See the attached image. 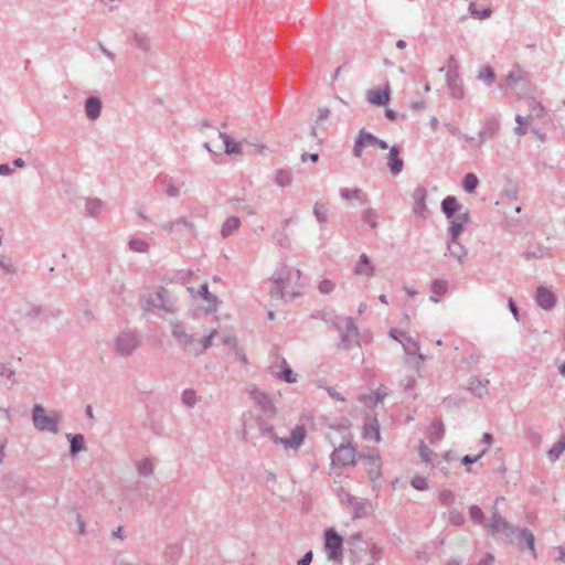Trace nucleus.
Instances as JSON below:
<instances>
[{
    "mask_svg": "<svg viewBox=\"0 0 565 565\" xmlns=\"http://www.w3.org/2000/svg\"><path fill=\"white\" fill-rule=\"evenodd\" d=\"M348 545L353 565H375L383 554L382 547L377 544L363 541L360 532L348 539Z\"/></svg>",
    "mask_w": 565,
    "mask_h": 565,
    "instance_id": "f257e3e1",
    "label": "nucleus"
},
{
    "mask_svg": "<svg viewBox=\"0 0 565 565\" xmlns=\"http://www.w3.org/2000/svg\"><path fill=\"white\" fill-rule=\"evenodd\" d=\"M499 87L507 96H513L518 100H523L525 98L524 95L531 89V81L527 72L518 66L509 72Z\"/></svg>",
    "mask_w": 565,
    "mask_h": 565,
    "instance_id": "f03ea898",
    "label": "nucleus"
},
{
    "mask_svg": "<svg viewBox=\"0 0 565 565\" xmlns=\"http://www.w3.org/2000/svg\"><path fill=\"white\" fill-rule=\"evenodd\" d=\"M61 418V414L54 412L52 415H47L45 408L40 404L33 405L32 411V422L34 427L40 431H50L53 434H57L58 420Z\"/></svg>",
    "mask_w": 565,
    "mask_h": 565,
    "instance_id": "7ed1b4c3",
    "label": "nucleus"
},
{
    "mask_svg": "<svg viewBox=\"0 0 565 565\" xmlns=\"http://www.w3.org/2000/svg\"><path fill=\"white\" fill-rule=\"evenodd\" d=\"M324 551L329 561L342 563L343 539L333 527H329L324 532Z\"/></svg>",
    "mask_w": 565,
    "mask_h": 565,
    "instance_id": "20e7f679",
    "label": "nucleus"
},
{
    "mask_svg": "<svg viewBox=\"0 0 565 565\" xmlns=\"http://www.w3.org/2000/svg\"><path fill=\"white\" fill-rule=\"evenodd\" d=\"M273 287L269 290V294L273 298L284 299L288 292L285 291V288L288 281L291 279V271L287 268V265L281 263L279 267L273 274ZM298 292H290L289 296L291 298L298 296Z\"/></svg>",
    "mask_w": 565,
    "mask_h": 565,
    "instance_id": "39448f33",
    "label": "nucleus"
},
{
    "mask_svg": "<svg viewBox=\"0 0 565 565\" xmlns=\"http://www.w3.org/2000/svg\"><path fill=\"white\" fill-rule=\"evenodd\" d=\"M140 340L134 331L120 332L114 341L115 352L124 358L130 356L139 347Z\"/></svg>",
    "mask_w": 565,
    "mask_h": 565,
    "instance_id": "423d86ee",
    "label": "nucleus"
},
{
    "mask_svg": "<svg viewBox=\"0 0 565 565\" xmlns=\"http://www.w3.org/2000/svg\"><path fill=\"white\" fill-rule=\"evenodd\" d=\"M331 323L341 332V341L339 348L345 351L351 350L353 347H359V329L353 320V318L348 317L345 319V331L342 332V327L338 324L335 321H331Z\"/></svg>",
    "mask_w": 565,
    "mask_h": 565,
    "instance_id": "0eeeda50",
    "label": "nucleus"
},
{
    "mask_svg": "<svg viewBox=\"0 0 565 565\" xmlns=\"http://www.w3.org/2000/svg\"><path fill=\"white\" fill-rule=\"evenodd\" d=\"M486 529L489 534H503L510 541L513 540V531H515V526L501 516L495 505L492 508V515L486 523Z\"/></svg>",
    "mask_w": 565,
    "mask_h": 565,
    "instance_id": "6e6552de",
    "label": "nucleus"
},
{
    "mask_svg": "<svg viewBox=\"0 0 565 565\" xmlns=\"http://www.w3.org/2000/svg\"><path fill=\"white\" fill-rule=\"evenodd\" d=\"M391 338L398 341L405 351V354L411 356L414 355L417 358L418 362L425 360V355L419 353V344L416 340H414L411 335H408L405 331L398 329H392L390 331Z\"/></svg>",
    "mask_w": 565,
    "mask_h": 565,
    "instance_id": "1a4fd4ad",
    "label": "nucleus"
},
{
    "mask_svg": "<svg viewBox=\"0 0 565 565\" xmlns=\"http://www.w3.org/2000/svg\"><path fill=\"white\" fill-rule=\"evenodd\" d=\"M170 326H171V335L177 341L179 347L185 351H194L195 344H196L194 334L188 333L185 331L184 326L178 320L170 321Z\"/></svg>",
    "mask_w": 565,
    "mask_h": 565,
    "instance_id": "9d476101",
    "label": "nucleus"
},
{
    "mask_svg": "<svg viewBox=\"0 0 565 565\" xmlns=\"http://www.w3.org/2000/svg\"><path fill=\"white\" fill-rule=\"evenodd\" d=\"M355 458V449L351 444H342L339 448L333 450L331 454V463L332 466H348V465H354Z\"/></svg>",
    "mask_w": 565,
    "mask_h": 565,
    "instance_id": "9b49d317",
    "label": "nucleus"
},
{
    "mask_svg": "<svg viewBox=\"0 0 565 565\" xmlns=\"http://www.w3.org/2000/svg\"><path fill=\"white\" fill-rule=\"evenodd\" d=\"M159 226L168 234L175 236L182 235L183 230H185L189 233H192L194 231L193 222L185 216H181L174 221L162 222L159 224Z\"/></svg>",
    "mask_w": 565,
    "mask_h": 565,
    "instance_id": "f8f14e48",
    "label": "nucleus"
},
{
    "mask_svg": "<svg viewBox=\"0 0 565 565\" xmlns=\"http://www.w3.org/2000/svg\"><path fill=\"white\" fill-rule=\"evenodd\" d=\"M306 434L305 426L298 425L291 430L290 437H279L275 439V444H281L286 449H298L303 444Z\"/></svg>",
    "mask_w": 565,
    "mask_h": 565,
    "instance_id": "ddd939ff",
    "label": "nucleus"
},
{
    "mask_svg": "<svg viewBox=\"0 0 565 565\" xmlns=\"http://www.w3.org/2000/svg\"><path fill=\"white\" fill-rule=\"evenodd\" d=\"M500 129V122L497 118H487L479 131V138L476 140L475 146L481 147L487 140L493 139Z\"/></svg>",
    "mask_w": 565,
    "mask_h": 565,
    "instance_id": "4468645a",
    "label": "nucleus"
},
{
    "mask_svg": "<svg viewBox=\"0 0 565 565\" xmlns=\"http://www.w3.org/2000/svg\"><path fill=\"white\" fill-rule=\"evenodd\" d=\"M154 295L158 309L167 313H174L178 310L177 301L167 288L159 287Z\"/></svg>",
    "mask_w": 565,
    "mask_h": 565,
    "instance_id": "2eb2a0df",
    "label": "nucleus"
},
{
    "mask_svg": "<svg viewBox=\"0 0 565 565\" xmlns=\"http://www.w3.org/2000/svg\"><path fill=\"white\" fill-rule=\"evenodd\" d=\"M514 530L513 540L511 542H515L520 550L523 548L524 543V545L532 552V555L536 556L534 534L529 529H520L515 526Z\"/></svg>",
    "mask_w": 565,
    "mask_h": 565,
    "instance_id": "dca6fc26",
    "label": "nucleus"
},
{
    "mask_svg": "<svg viewBox=\"0 0 565 565\" xmlns=\"http://www.w3.org/2000/svg\"><path fill=\"white\" fill-rule=\"evenodd\" d=\"M375 140V136L367 131L365 128H361L359 134L354 140V146L352 149V153L355 158H361L363 153V149L365 147H373Z\"/></svg>",
    "mask_w": 565,
    "mask_h": 565,
    "instance_id": "f3484780",
    "label": "nucleus"
},
{
    "mask_svg": "<svg viewBox=\"0 0 565 565\" xmlns=\"http://www.w3.org/2000/svg\"><path fill=\"white\" fill-rule=\"evenodd\" d=\"M536 303L544 310L550 311L556 305V297L551 289L539 286L535 294Z\"/></svg>",
    "mask_w": 565,
    "mask_h": 565,
    "instance_id": "a211bd4d",
    "label": "nucleus"
},
{
    "mask_svg": "<svg viewBox=\"0 0 565 565\" xmlns=\"http://www.w3.org/2000/svg\"><path fill=\"white\" fill-rule=\"evenodd\" d=\"M470 215L468 211H465L462 213L458 212L456 216L450 221V225L448 228V235H451L452 242L455 239H458L460 234L465 230V225L469 222Z\"/></svg>",
    "mask_w": 565,
    "mask_h": 565,
    "instance_id": "6ab92c4d",
    "label": "nucleus"
},
{
    "mask_svg": "<svg viewBox=\"0 0 565 565\" xmlns=\"http://www.w3.org/2000/svg\"><path fill=\"white\" fill-rule=\"evenodd\" d=\"M249 394L253 401L262 408V411L271 415L276 414V407L267 393L254 387L249 391Z\"/></svg>",
    "mask_w": 565,
    "mask_h": 565,
    "instance_id": "aec40b11",
    "label": "nucleus"
},
{
    "mask_svg": "<svg viewBox=\"0 0 565 565\" xmlns=\"http://www.w3.org/2000/svg\"><path fill=\"white\" fill-rule=\"evenodd\" d=\"M366 100L375 106H386L391 100V88L386 84L383 89H370L366 94Z\"/></svg>",
    "mask_w": 565,
    "mask_h": 565,
    "instance_id": "412c9836",
    "label": "nucleus"
},
{
    "mask_svg": "<svg viewBox=\"0 0 565 565\" xmlns=\"http://www.w3.org/2000/svg\"><path fill=\"white\" fill-rule=\"evenodd\" d=\"M412 196L414 200V213L420 217H426L429 213V210L426 204L427 192L425 188H416Z\"/></svg>",
    "mask_w": 565,
    "mask_h": 565,
    "instance_id": "4be33fe9",
    "label": "nucleus"
},
{
    "mask_svg": "<svg viewBox=\"0 0 565 565\" xmlns=\"http://www.w3.org/2000/svg\"><path fill=\"white\" fill-rule=\"evenodd\" d=\"M522 104L526 106L529 110L524 117L529 118V122L531 124L534 119L543 118L546 115V110L543 105L533 97L527 96L523 98Z\"/></svg>",
    "mask_w": 565,
    "mask_h": 565,
    "instance_id": "5701e85b",
    "label": "nucleus"
},
{
    "mask_svg": "<svg viewBox=\"0 0 565 565\" xmlns=\"http://www.w3.org/2000/svg\"><path fill=\"white\" fill-rule=\"evenodd\" d=\"M387 166L393 175H398L404 168V161L401 158V148L392 146L387 156Z\"/></svg>",
    "mask_w": 565,
    "mask_h": 565,
    "instance_id": "b1692460",
    "label": "nucleus"
},
{
    "mask_svg": "<svg viewBox=\"0 0 565 565\" xmlns=\"http://www.w3.org/2000/svg\"><path fill=\"white\" fill-rule=\"evenodd\" d=\"M356 276H364L371 278L375 274V267L366 254H361L354 268Z\"/></svg>",
    "mask_w": 565,
    "mask_h": 565,
    "instance_id": "393cba45",
    "label": "nucleus"
},
{
    "mask_svg": "<svg viewBox=\"0 0 565 565\" xmlns=\"http://www.w3.org/2000/svg\"><path fill=\"white\" fill-rule=\"evenodd\" d=\"M441 212L445 214L447 220H451L461 210V205L454 195H447L444 198L440 204Z\"/></svg>",
    "mask_w": 565,
    "mask_h": 565,
    "instance_id": "a878e982",
    "label": "nucleus"
},
{
    "mask_svg": "<svg viewBox=\"0 0 565 565\" xmlns=\"http://www.w3.org/2000/svg\"><path fill=\"white\" fill-rule=\"evenodd\" d=\"M489 380H481L479 376H472L468 382V391L476 397L482 398L488 394Z\"/></svg>",
    "mask_w": 565,
    "mask_h": 565,
    "instance_id": "bb28decb",
    "label": "nucleus"
},
{
    "mask_svg": "<svg viewBox=\"0 0 565 565\" xmlns=\"http://www.w3.org/2000/svg\"><path fill=\"white\" fill-rule=\"evenodd\" d=\"M199 295L202 299L209 302V305L204 308V312L206 315L215 312L220 300L215 295L210 292L209 285L206 282L200 287Z\"/></svg>",
    "mask_w": 565,
    "mask_h": 565,
    "instance_id": "cd10ccee",
    "label": "nucleus"
},
{
    "mask_svg": "<svg viewBox=\"0 0 565 565\" xmlns=\"http://www.w3.org/2000/svg\"><path fill=\"white\" fill-rule=\"evenodd\" d=\"M102 100L99 97L89 96L85 100V114L88 119L95 120L100 116L102 113Z\"/></svg>",
    "mask_w": 565,
    "mask_h": 565,
    "instance_id": "c85d7f7f",
    "label": "nucleus"
},
{
    "mask_svg": "<svg viewBox=\"0 0 565 565\" xmlns=\"http://www.w3.org/2000/svg\"><path fill=\"white\" fill-rule=\"evenodd\" d=\"M446 84L448 92L452 98L461 99L463 98V87L461 85V81L459 78V74L455 75H446Z\"/></svg>",
    "mask_w": 565,
    "mask_h": 565,
    "instance_id": "c756f323",
    "label": "nucleus"
},
{
    "mask_svg": "<svg viewBox=\"0 0 565 565\" xmlns=\"http://www.w3.org/2000/svg\"><path fill=\"white\" fill-rule=\"evenodd\" d=\"M218 137L224 142V151L226 154H241L242 153V142L235 141L232 139L226 132L220 131Z\"/></svg>",
    "mask_w": 565,
    "mask_h": 565,
    "instance_id": "7c9ffc66",
    "label": "nucleus"
},
{
    "mask_svg": "<svg viewBox=\"0 0 565 565\" xmlns=\"http://www.w3.org/2000/svg\"><path fill=\"white\" fill-rule=\"evenodd\" d=\"M448 252L451 257L456 258L460 264L463 263V258L467 255V249L463 245H461L458 239H455L452 242L451 235H449L448 242H447Z\"/></svg>",
    "mask_w": 565,
    "mask_h": 565,
    "instance_id": "2f4dec72",
    "label": "nucleus"
},
{
    "mask_svg": "<svg viewBox=\"0 0 565 565\" xmlns=\"http://www.w3.org/2000/svg\"><path fill=\"white\" fill-rule=\"evenodd\" d=\"M282 369L280 372H277L274 370V366H270V373L278 377L279 380L286 382V383H295L296 382V375L294 374L291 367L288 365L287 361L285 359L281 360Z\"/></svg>",
    "mask_w": 565,
    "mask_h": 565,
    "instance_id": "473e14b6",
    "label": "nucleus"
},
{
    "mask_svg": "<svg viewBox=\"0 0 565 565\" xmlns=\"http://www.w3.org/2000/svg\"><path fill=\"white\" fill-rule=\"evenodd\" d=\"M66 437L70 440L71 456H76L85 449V440L82 434H67Z\"/></svg>",
    "mask_w": 565,
    "mask_h": 565,
    "instance_id": "72a5a7b5",
    "label": "nucleus"
},
{
    "mask_svg": "<svg viewBox=\"0 0 565 565\" xmlns=\"http://www.w3.org/2000/svg\"><path fill=\"white\" fill-rule=\"evenodd\" d=\"M132 43L134 45L142 52H148L151 49V39L145 32L132 33Z\"/></svg>",
    "mask_w": 565,
    "mask_h": 565,
    "instance_id": "f704fd0d",
    "label": "nucleus"
},
{
    "mask_svg": "<svg viewBox=\"0 0 565 565\" xmlns=\"http://www.w3.org/2000/svg\"><path fill=\"white\" fill-rule=\"evenodd\" d=\"M241 226V221L237 216H228L222 225L221 235L224 238L230 237Z\"/></svg>",
    "mask_w": 565,
    "mask_h": 565,
    "instance_id": "c9c22d12",
    "label": "nucleus"
},
{
    "mask_svg": "<svg viewBox=\"0 0 565 565\" xmlns=\"http://www.w3.org/2000/svg\"><path fill=\"white\" fill-rule=\"evenodd\" d=\"M551 255V249L548 247L536 245L530 247L523 253V256L526 259H541Z\"/></svg>",
    "mask_w": 565,
    "mask_h": 565,
    "instance_id": "e433bc0d",
    "label": "nucleus"
},
{
    "mask_svg": "<svg viewBox=\"0 0 565 565\" xmlns=\"http://www.w3.org/2000/svg\"><path fill=\"white\" fill-rule=\"evenodd\" d=\"M445 435V427L440 419H436L431 423L429 428V443L435 444L443 439Z\"/></svg>",
    "mask_w": 565,
    "mask_h": 565,
    "instance_id": "4c0bfd02",
    "label": "nucleus"
},
{
    "mask_svg": "<svg viewBox=\"0 0 565 565\" xmlns=\"http://www.w3.org/2000/svg\"><path fill=\"white\" fill-rule=\"evenodd\" d=\"M477 79L491 86L495 81L494 70L490 65H483L479 68Z\"/></svg>",
    "mask_w": 565,
    "mask_h": 565,
    "instance_id": "58836bf2",
    "label": "nucleus"
},
{
    "mask_svg": "<svg viewBox=\"0 0 565 565\" xmlns=\"http://www.w3.org/2000/svg\"><path fill=\"white\" fill-rule=\"evenodd\" d=\"M366 471L371 480H376L381 477V465L379 456H370L367 458Z\"/></svg>",
    "mask_w": 565,
    "mask_h": 565,
    "instance_id": "ea45409f",
    "label": "nucleus"
},
{
    "mask_svg": "<svg viewBox=\"0 0 565 565\" xmlns=\"http://www.w3.org/2000/svg\"><path fill=\"white\" fill-rule=\"evenodd\" d=\"M256 424H257V427H258L259 431L262 433V435L268 437L274 443H275V439L279 438L275 434L274 426L270 423H268L267 420H265L263 417H257Z\"/></svg>",
    "mask_w": 565,
    "mask_h": 565,
    "instance_id": "a19ab883",
    "label": "nucleus"
},
{
    "mask_svg": "<svg viewBox=\"0 0 565 565\" xmlns=\"http://www.w3.org/2000/svg\"><path fill=\"white\" fill-rule=\"evenodd\" d=\"M565 451V436H562L557 443L547 451V458L551 462L559 459L561 455Z\"/></svg>",
    "mask_w": 565,
    "mask_h": 565,
    "instance_id": "79ce46f5",
    "label": "nucleus"
},
{
    "mask_svg": "<svg viewBox=\"0 0 565 565\" xmlns=\"http://www.w3.org/2000/svg\"><path fill=\"white\" fill-rule=\"evenodd\" d=\"M216 334H217V330L213 329V330H211V332L209 334H206L201 340H199L198 343L200 344V348L198 349L195 347L194 354L200 355L204 351H206L212 345V341L216 337Z\"/></svg>",
    "mask_w": 565,
    "mask_h": 565,
    "instance_id": "37998d69",
    "label": "nucleus"
},
{
    "mask_svg": "<svg viewBox=\"0 0 565 565\" xmlns=\"http://www.w3.org/2000/svg\"><path fill=\"white\" fill-rule=\"evenodd\" d=\"M479 184V179L475 173H467L462 180V188L467 193H473Z\"/></svg>",
    "mask_w": 565,
    "mask_h": 565,
    "instance_id": "c03bdc74",
    "label": "nucleus"
},
{
    "mask_svg": "<svg viewBox=\"0 0 565 565\" xmlns=\"http://www.w3.org/2000/svg\"><path fill=\"white\" fill-rule=\"evenodd\" d=\"M348 502L350 503V505L353 509V518L354 519L361 518L365 514L364 503L359 501L358 498H355L351 494H348Z\"/></svg>",
    "mask_w": 565,
    "mask_h": 565,
    "instance_id": "a18cd8bd",
    "label": "nucleus"
},
{
    "mask_svg": "<svg viewBox=\"0 0 565 565\" xmlns=\"http://www.w3.org/2000/svg\"><path fill=\"white\" fill-rule=\"evenodd\" d=\"M181 401L188 408H193L199 401V397L194 390L185 388L181 394Z\"/></svg>",
    "mask_w": 565,
    "mask_h": 565,
    "instance_id": "49530a36",
    "label": "nucleus"
},
{
    "mask_svg": "<svg viewBox=\"0 0 565 565\" xmlns=\"http://www.w3.org/2000/svg\"><path fill=\"white\" fill-rule=\"evenodd\" d=\"M182 554V547L180 544L174 543L167 546L164 556L168 561L175 563Z\"/></svg>",
    "mask_w": 565,
    "mask_h": 565,
    "instance_id": "de8ad7c7",
    "label": "nucleus"
},
{
    "mask_svg": "<svg viewBox=\"0 0 565 565\" xmlns=\"http://www.w3.org/2000/svg\"><path fill=\"white\" fill-rule=\"evenodd\" d=\"M291 181H292V175H291L290 171L285 170V169H279L276 171L275 182L279 186H281V188L288 186L291 184Z\"/></svg>",
    "mask_w": 565,
    "mask_h": 565,
    "instance_id": "09e8293b",
    "label": "nucleus"
},
{
    "mask_svg": "<svg viewBox=\"0 0 565 565\" xmlns=\"http://www.w3.org/2000/svg\"><path fill=\"white\" fill-rule=\"evenodd\" d=\"M468 513H469V518L470 520L475 523V524H483L484 523V513L483 511L481 510V508L477 504H472L469 507V510H468Z\"/></svg>",
    "mask_w": 565,
    "mask_h": 565,
    "instance_id": "8fccbe9b",
    "label": "nucleus"
},
{
    "mask_svg": "<svg viewBox=\"0 0 565 565\" xmlns=\"http://www.w3.org/2000/svg\"><path fill=\"white\" fill-rule=\"evenodd\" d=\"M102 206H103L102 200L94 198V199H89L86 201L85 210H86L87 215L96 216L99 214Z\"/></svg>",
    "mask_w": 565,
    "mask_h": 565,
    "instance_id": "3c124183",
    "label": "nucleus"
},
{
    "mask_svg": "<svg viewBox=\"0 0 565 565\" xmlns=\"http://www.w3.org/2000/svg\"><path fill=\"white\" fill-rule=\"evenodd\" d=\"M430 291L434 295L443 296L448 291V282L445 279H435L430 285Z\"/></svg>",
    "mask_w": 565,
    "mask_h": 565,
    "instance_id": "603ef678",
    "label": "nucleus"
},
{
    "mask_svg": "<svg viewBox=\"0 0 565 565\" xmlns=\"http://www.w3.org/2000/svg\"><path fill=\"white\" fill-rule=\"evenodd\" d=\"M340 196L343 199V200H350V199H359V200H362L363 198H365L366 195L362 192L361 189H353V190H350V189H347V188H341L340 191Z\"/></svg>",
    "mask_w": 565,
    "mask_h": 565,
    "instance_id": "864d4df0",
    "label": "nucleus"
},
{
    "mask_svg": "<svg viewBox=\"0 0 565 565\" xmlns=\"http://www.w3.org/2000/svg\"><path fill=\"white\" fill-rule=\"evenodd\" d=\"M313 214L320 224H324L328 221V207L324 204L316 203L313 206Z\"/></svg>",
    "mask_w": 565,
    "mask_h": 565,
    "instance_id": "5fc2aeb1",
    "label": "nucleus"
},
{
    "mask_svg": "<svg viewBox=\"0 0 565 565\" xmlns=\"http://www.w3.org/2000/svg\"><path fill=\"white\" fill-rule=\"evenodd\" d=\"M515 121H516L518 126L514 128V132L518 136L525 135L527 127L531 125V122H529V118L523 117V115L518 114L515 116Z\"/></svg>",
    "mask_w": 565,
    "mask_h": 565,
    "instance_id": "6e6d98bb",
    "label": "nucleus"
},
{
    "mask_svg": "<svg viewBox=\"0 0 565 565\" xmlns=\"http://www.w3.org/2000/svg\"><path fill=\"white\" fill-rule=\"evenodd\" d=\"M362 221L371 228H375L377 226V213L373 209H367L362 213Z\"/></svg>",
    "mask_w": 565,
    "mask_h": 565,
    "instance_id": "4d7b16f0",
    "label": "nucleus"
},
{
    "mask_svg": "<svg viewBox=\"0 0 565 565\" xmlns=\"http://www.w3.org/2000/svg\"><path fill=\"white\" fill-rule=\"evenodd\" d=\"M132 252L145 253L149 248V244L141 238H131L128 243Z\"/></svg>",
    "mask_w": 565,
    "mask_h": 565,
    "instance_id": "13d9d810",
    "label": "nucleus"
},
{
    "mask_svg": "<svg viewBox=\"0 0 565 565\" xmlns=\"http://www.w3.org/2000/svg\"><path fill=\"white\" fill-rule=\"evenodd\" d=\"M469 12L470 14L473 17V18H477V19H487V18H490L492 11L490 8H484L482 10H478L476 8V3L471 2L469 4Z\"/></svg>",
    "mask_w": 565,
    "mask_h": 565,
    "instance_id": "bf43d9fd",
    "label": "nucleus"
},
{
    "mask_svg": "<svg viewBox=\"0 0 565 565\" xmlns=\"http://www.w3.org/2000/svg\"><path fill=\"white\" fill-rule=\"evenodd\" d=\"M153 472V465L150 459H142L138 463V473L142 477H148Z\"/></svg>",
    "mask_w": 565,
    "mask_h": 565,
    "instance_id": "052dcab7",
    "label": "nucleus"
},
{
    "mask_svg": "<svg viewBox=\"0 0 565 565\" xmlns=\"http://www.w3.org/2000/svg\"><path fill=\"white\" fill-rule=\"evenodd\" d=\"M403 385V388H404V392L415 398L416 397V394L414 393V388H415V385H416V380L414 376H407L406 379H404L401 383Z\"/></svg>",
    "mask_w": 565,
    "mask_h": 565,
    "instance_id": "680f3d73",
    "label": "nucleus"
},
{
    "mask_svg": "<svg viewBox=\"0 0 565 565\" xmlns=\"http://www.w3.org/2000/svg\"><path fill=\"white\" fill-rule=\"evenodd\" d=\"M448 521L450 524L459 526L465 522L463 514L458 510H450L448 515Z\"/></svg>",
    "mask_w": 565,
    "mask_h": 565,
    "instance_id": "e2e57ef3",
    "label": "nucleus"
},
{
    "mask_svg": "<svg viewBox=\"0 0 565 565\" xmlns=\"http://www.w3.org/2000/svg\"><path fill=\"white\" fill-rule=\"evenodd\" d=\"M411 484L414 489L424 491L428 489V481L425 477L415 476L411 480Z\"/></svg>",
    "mask_w": 565,
    "mask_h": 565,
    "instance_id": "0e129e2a",
    "label": "nucleus"
},
{
    "mask_svg": "<svg viewBox=\"0 0 565 565\" xmlns=\"http://www.w3.org/2000/svg\"><path fill=\"white\" fill-rule=\"evenodd\" d=\"M438 498L444 505H450L455 501V493L451 490L445 489L439 492Z\"/></svg>",
    "mask_w": 565,
    "mask_h": 565,
    "instance_id": "69168bd1",
    "label": "nucleus"
},
{
    "mask_svg": "<svg viewBox=\"0 0 565 565\" xmlns=\"http://www.w3.org/2000/svg\"><path fill=\"white\" fill-rule=\"evenodd\" d=\"M521 224V220H516L512 216H505V228L510 233H516Z\"/></svg>",
    "mask_w": 565,
    "mask_h": 565,
    "instance_id": "338daca9",
    "label": "nucleus"
},
{
    "mask_svg": "<svg viewBox=\"0 0 565 565\" xmlns=\"http://www.w3.org/2000/svg\"><path fill=\"white\" fill-rule=\"evenodd\" d=\"M42 315H43L42 307L38 306V305H33L25 313V317L29 318L31 321H34L35 319L40 318Z\"/></svg>",
    "mask_w": 565,
    "mask_h": 565,
    "instance_id": "774afa93",
    "label": "nucleus"
}]
</instances>
